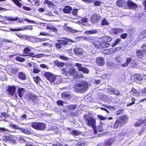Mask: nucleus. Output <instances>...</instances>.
<instances>
[{
    "mask_svg": "<svg viewBox=\"0 0 146 146\" xmlns=\"http://www.w3.org/2000/svg\"><path fill=\"white\" fill-rule=\"evenodd\" d=\"M127 120V118L125 116L120 117L117 119L112 127L115 129L119 128L123 125Z\"/></svg>",
    "mask_w": 146,
    "mask_h": 146,
    "instance_id": "f257e3e1",
    "label": "nucleus"
},
{
    "mask_svg": "<svg viewBox=\"0 0 146 146\" xmlns=\"http://www.w3.org/2000/svg\"><path fill=\"white\" fill-rule=\"evenodd\" d=\"M85 119L87 125L88 126H92L94 129L96 123L94 118L90 116L86 115L85 116Z\"/></svg>",
    "mask_w": 146,
    "mask_h": 146,
    "instance_id": "f03ea898",
    "label": "nucleus"
},
{
    "mask_svg": "<svg viewBox=\"0 0 146 146\" xmlns=\"http://www.w3.org/2000/svg\"><path fill=\"white\" fill-rule=\"evenodd\" d=\"M31 125L34 128L38 130H44L46 128L45 125L42 123L33 122Z\"/></svg>",
    "mask_w": 146,
    "mask_h": 146,
    "instance_id": "7ed1b4c3",
    "label": "nucleus"
},
{
    "mask_svg": "<svg viewBox=\"0 0 146 146\" xmlns=\"http://www.w3.org/2000/svg\"><path fill=\"white\" fill-rule=\"evenodd\" d=\"M44 76L51 82H54L56 79L58 78L59 77H60L59 76H58L56 77L52 73L48 72H46L44 74Z\"/></svg>",
    "mask_w": 146,
    "mask_h": 146,
    "instance_id": "20e7f679",
    "label": "nucleus"
},
{
    "mask_svg": "<svg viewBox=\"0 0 146 146\" xmlns=\"http://www.w3.org/2000/svg\"><path fill=\"white\" fill-rule=\"evenodd\" d=\"M130 63L131 67H136V64L135 61L133 60L130 57L127 58L126 59V62L122 64L121 66L123 67H127L129 63Z\"/></svg>",
    "mask_w": 146,
    "mask_h": 146,
    "instance_id": "39448f33",
    "label": "nucleus"
},
{
    "mask_svg": "<svg viewBox=\"0 0 146 146\" xmlns=\"http://www.w3.org/2000/svg\"><path fill=\"white\" fill-rule=\"evenodd\" d=\"M76 87L78 89L81 90L82 92H85L88 88V84L87 82H83L78 84Z\"/></svg>",
    "mask_w": 146,
    "mask_h": 146,
    "instance_id": "423d86ee",
    "label": "nucleus"
},
{
    "mask_svg": "<svg viewBox=\"0 0 146 146\" xmlns=\"http://www.w3.org/2000/svg\"><path fill=\"white\" fill-rule=\"evenodd\" d=\"M94 38L93 37H89L88 38H85V39H86L87 40L90 42H91L93 43V44L96 47L98 48H101V42L100 41L94 40Z\"/></svg>",
    "mask_w": 146,
    "mask_h": 146,
    "instance_id": "0eeeda50",
    "label": "nucleus"
},
{
    "mask_svg": "<svg viewBox=\"0 0 146 146\" xmlns=\"http://www.w3.org/2000/svg\"><path fill=\"white\" fill-rule=\"evenodd\" d=\"M126 6L125 8H128L129 9L135 10L138 7L137 4L135 3L131 0H128L126 2Z\"/></svg>",
    "mask_w": 146,
    "mask_h": 146,
    "instance_id": "6e6552de",
    "label": "nucleus"
},
{
    "mask_svg": "<svg viewBox=\"0 0 146 146\" xmlns=\"http://www.w3.org/2000/svg\"><path fill=\"white\" fill-rule=\"evenodd\" d=\"M9 126L14 129H19L25 134H29L30 133V132L28 131L25 129L24 128L20 127L15 124L10 123Z\"/></svg>",
    "mask_w": 146,
    "mask_h": 146,
    "instance_id": "1a4fd4ad",
    "label": "nucleus"
},
{
    "mask_svg": "<svg viewBox=\"0 0 146 146\" xmlns=\"http://www.w3.org/2000/svg\"><path fill=\"white\" fill-rule=\"evenodd\" d=\"M100 19V16L96 14H93L90 18L91 22L93 23L97 22Z\"/></svg>",
    "mask_w": 146,
    "mask_h": 146,
    "instance_id": "9d476101",
    "label": "nucleus"
},
{
    "mask_svg": "<svg viewBox=\"0 0 146 146\" xmlns=\"http://www.w3.org/2000/svg\"><path fill=\"white\" fill-rule=\"evenodd\" d=\"M7 92L8 94L11 96L14 95L16 90V88L13 86H9L7 88Z\"/></svg>",
    "mask_w": 146,
    "mask_h": 146,
    "instance_id": "9b49d317",
    "label": "nucleus"
},
{
    "mask_svg": "<svg viewBox=\"0 0 146 146\" xmlns=\"http://www.w3.org/2000/svg\"><path fill=\"white\" fill-rule=\"evenodd\" d=\"M77 71L76 69L74 68H70L67 72V74L69 75H71L75 77V76L77 75Z\"/></svg>",
    "mask_w": 146,
    "mask_h": 146,
    "instance_id": "f8f14e48",
    "label": "nucleus"
},
{
    "mask_svg": "<svg viewBox=\"0 0 146 146\" xmlns=\"http://www.w3.org/2000/svg\"><path fill=\"white\" fill-rule=\"evenodd\" d=\"M9 29L10 30L12 31H19L22 30H25V29H28L31 30L33 29V28L32 26H25L23 29L21 28L16 29H13L11 28H10Z\"/></svg>",
    "mask_w": 146,
    "mask_h": 146,
    "instance_id": "ddd939ff",
    "label": "nucleus"
},
{
    "mask_svg": "<svg viewBox=\"0 0 146 146\" xmlns=\"http://www.w3.org/2000/svg\"><path fill=\"white\" fill-rule=\"evenodd\" d=\"M97 64L100 66H103L104 64V60L103 58L102 57H98L96 60Z\"/></svg>",
    "mask_w": 146,
    "mask_h": 146,
    "instance_id": "4468645a",
    "label": "nucleus"
},
{
    "mask_svg": "<svg viewBox=\"0 0 146 146\" xmlns=\"http://www.w3.org/2000/svg\"><path fill=\"white\" fill-rule=\"evenodd\" d=\"M73 51L74 53L78 55L83 54V51L82 49L80 48L76 47L73 49Z\"/></svg>",
    "mask_w": 146,
    "mask_h": 146,
    "instance_id": "2eb2a0df",
    "label": "nucleus"
},
{
    "mask_svg": "<svg viewBox=\"0 0 146 146\" xmlns=\"http://www.w3.org/2000/svg\"><path fill=\"white\" fill-rule=\"evenodd\" d=\"M116 4L117 5L120 7H125L126 6V2L124 0H117Z\"/></svg>",
    "mask_w": 146,
    "mask_h": 146,
    "instance_id": "dca6fc26",
    "label": "nucleus"
},
{
    "mask_svg": "<svg viewBox=\"0 0 146 146\" xmlns=\"http://www.w3.org/2000/svg\"><path fill=\"white\" fill-rule=\"evenodd\" d=\"M43 54H40L36 55H35V53L33 52H31L29 53L28 54L26 55H23V56H29L32 57H35L36 58H40L43 56Z\"/></svg>",
    "mask_w": 146,
    "mask_h": 146,
    "instance_id": "f3484780",
    "label": "nucleus"
},
{
    "mask_svg": "<svg viewBox=\"0 0 146 146\" xmlns=\"http://www.w3.org/2000/svg\"><path fill=\"white\" fill-rule=\"evenodd\" d=\"M130 93L131 95L136 96H139L140 94L139 92L133 88H132Z\"/></svg>",
    "mask_w": 146,
    "mask_h": 146,
    "instance_id": "a211bd4d",
    "label": "nucleus"
},
{
    "mask_svg": "<svg viewBox=\"0 0 146 146\" xmlns=\"http://www.w3.org/2000/svg\"><path fill=\"white\" fill-rule=\"evenodd\" d=\"M62 98L65 100H69L71 99V96L70 94L67 93H63L61 94Z\"/></svg>",
    "mask_w": 146,
    "mask_h": 146,
    "instance_id": "6ab92c4d",
    "label": "nucleus"
},
{
    "mask_svg": "<svg viewBox=\"0 0 146 146\" xmlns=\"http://www.w3.org/2000/svg\"><path fill=\"white\" fill-rule=\"evenodd\" d=\"M112 31L115 34L117 35L123 32V30L121 28H114L112 29Z\"/></svg>",
    "mask_w": 146,
    "mask_h": 146,
    "instance_id": "aec40b11",
    "label": "nucleus"
},
{
    "mask_svg": "<svg viewBox=\"0 0 146 146\" xmlns=\"http://www.w3.org/2000/svg\"><path fill=\"white\" fill-rule=\"evenodd\" d=\"M18 77L21 80H25L26 79V76L25 73L21 72L19 73Z\"/></svg>",
    "mask_w": 146,
    "mask_h": 146,
    "instance_id": "412c9836",
    "label": "nucleus"
},
{
    "mask_svg": "<svg viewBox=\"0 0 146 146\" xmlns=\"http://www.w3.org/2000/svg\"><path fill=\"white\" fill-rule=\"evenodd\" d=\"M136 54L137 57L140 58H141L145 54L142 50H138L136 51Z\"/></svg>",
    "mask_w": 146,
    "mask_h": 146,
    "instance_id": "4be33fe9",
    "label": "nucleus"
},
{
    "mask_svg": "<svg viewBox=\"0 0 146 146\" xmlns=\"http://www.w3.org/2000/svg\"><path fill=\"white\" fill-rule=\"evenodd\" d=\"M54 62L55 65L58 67H62L65 65L63 62H60L56 60H55Z\"/></svg>",
    "mask_w": 146,
    "mask_h": 146,
    "instance_id": "5701e85b",
    "label": "nucleus"
},
{
    "mask_svg": "<svg viewBox=\"0 0 146 146\" xmlns=\"http://www.w3.org/2000/svg\"><path fill=\"white\" fill-rule=\"evenodd\" d=\"M18 95L20 98H22L25 92L24 89L20 88L18 90Z\"/></svg>",
    "mask_w": 146,
    "mask_h": 146,
    "instance_id": "b1692460",
    "label": "nucleus"
},
{
    "mask_svg": "<svg viewBox=\"0 0 146 146\" xmlns=\"http://www.w3.org/2000/svg\"><path fill=\"white\" fill-rule=\"evenodd\" d=\"M98 31L96 29L92 30L87 31L85 32V33L88 35L95 34L97 33Z\"/></svg>",
    "mask_w": 146,
    "mask_h": 146,
    "instance_id": "393cba45",
    "label": "nucleus"
},
{
    "mask_svg": "<svg viewBox=\"0 0 146 146\" xmlns=\"http://www.w3.org/2000/svg\"><path fill=\"white\" fill-rule=\"evenodd\" d=\"M43 3L44 4H47L48 5V7L50 8L52 7L53 5V3L48 0H44Z\"/></svg>",
    "mask_w": 146,
    "mask_h": 146,
    "instance_id": "a878e982",
    "label": "nucleus"
},
{
    "mask_svg": "<svg viewBox=\"0 0 146 146\" xmlns=\"http://www.w3.org/2000/svg\"><path fill=\"white\" fill-rule=\"evenodd\" d=\"M72 10V8L70 6H67L65 7L63 9V11L66 13H68Z\"/></svg>",
    "mask_w": 146,
    "mask_h": 146,
    "instance_id": "bb28decb",
    "label": "nucleus"
},
{
    "mask_svg": "<svg viewBox=\"0 0 146 146\" xmlns=\"http://www.w3.org/2000/svg\"><path fill=\"white\" fill-rule=\"evenodd\" d=\"M103 128L102 127V125H100L97 128V130H94V133H97V130H98L99 132H101L103 131Z\"/></svg>",
    "mask_w": 146,
    "mask_h": 146,
    "instance_id": "cd10ccee",
    "label": "nucleus"
},
{
    "mask_svg": "<svg viewBox=\"0 0 146 146\" xmlns=\"http://www.w3.org/2000/svg\"><path fill=\"white\" fill-rule=\"evenodd\" d=\"M75 66L77 67L78 70L80 71H81L83 68V67H82V64L80 63H76L75 64Z\"/></svg>",
    "mask_w": 146,
    "mask_h": 146,
    "instance_id": "c85d7f7f",
    "label": "nucleus"
},
{
    "mask_svg": "<svg viewBox=\"0 0 146 146\" xmlns=\"http://www.w3.org/2000/svg\"><path fill=\"white\" fill-rule=\"evenodd\" d=\"M109 44L107 42H105L101 43V47L106 48L109 46Z\"/></svg>",
    "mask_w": 146,
    "mask_h": 146,
    "instance_id": "c756f323",
    "label": "nucleus"
},
{
    "mask_svg": "<svg viewBox=\"0 0 146 146\" xmlns=\"http://www.w3.org/2000/svg\"><path fill=\"white\" fill-rule=\"evenodd\" d=\"M121 39L120 38H117L115 41V42L112 45V47H114L117 44L121 41Z\"/></svg>",
    "mask_w": 146,
    "mask_h": 146,
    "instance_id": "7c9ffc66",
    "label": "nucleus"
},
{
    "mask_svg": "<svg viewBox=\"0 0 146 146\" xmlns=\"http://www.w3.org/2000/svg\"><path fill=\"white\" fill-rule=\"evenodd\" d=\"M131 100L132 101L131 103H128L127 104V106H129L131 105H133L135 103L137 104V103H135V101H136V100L134 98H131Z\"/></svg>",
    "mask_w": 146,
    "mask_h": 146,
    "instance_id": "2f4dec72",
    "label": "nucleus"
},
{
    "mask_svg": "<svg viewBox=\"0 0 146 146\" xmlns=\"http://www.w3.org/2000/svg\"><path fill=\"white\" fill-rule=\"evenodd\" d=\"M77 107L76 105H72L68 106V108L70 110H73L76 109Z\"/></svg>",
    "mask_w": 146,
    "mask_h": 146,
    "instance_id": "473e14b6",
    "label": "nucleus"
},
{
    "mask_svg": "<svg viewBox=\"0 0 146 146\" xmlns=\"http://www.w3.org/2000/svg\"><path fill=\"white\" fill-rule=\"evenodd\" d=\"M143 123V120L141 119H140L135 123V126H139Z\"/></svg>",
    "mask_w": 146,
    "mask_h": 146,
    "instance_id": "72a5a7b5",
    "label": "nucleus"
},
{
    "mask_svg": "<svg viewBox=\"0 0 146 146\" xmlns=\"http://www.w3.org/2000/svg\"><path fill=\"white\" fill-rule=\"evenodd\" d=\"M33 79L34 81L37 84H38V83L41 80L40 78L38 76L33 77Z\"/></svg>",
    "mask_w": 146,
    "mask_h": 146,
    "instance_id": "f704fd0d",
    "label": "nucleus"
},
{
    "mask_svg": "<svg viewBox=\"0 0 146 146\" xmlns=\"http://www.w3.org/2000/svg\"><path fill=\"white\" fill-rule=\"evenodd\" d=\"M57 41H59L61 44L63 45H66L68 43L67 40H57Z\"/></svg>",
    "mask_w": 146,
    "mask_h": 146,
    "instance_id": "c9c22d12",
    "label": "nucleus"
},
{
    "mask_svg": "<svg viewBox=\"0 0 146 146\" xmlns=\"http://www.w3.org/2000/svg\"><path fill=\"white\" fill-rule=\"evenodd\" d=\"M71 133L76 136H78L81 134V132L78 130H74Z\"/></svg>",
    "mask_w": 146,
    "mask_h": 146,
    "instance_id": "e433bc0d",
    "label": "nucleus"
},
{
    "mask_svg": "<svg viewBox=\"0 0 146 146\" xmlns=\"http://www.w3.org/2000/svg\"><path fill=\"white\" fill-rule=\"evenodd\" d=\"M134 78L139 80H141L142 79L141 76L139 74H137L134 76Z\"/></svg>",
    "mask_w": 146,
    "mask_h": 146,
    "instance_id": "4c0bfd02",
    "label": "nucleus"
},
{
    "mask_svg": "<svg viewBox=\"0 0 146 146\" xmlns=\"http://www.w3.org/2000/svg\"><path fill=\"white\" fill-rule=\"evenodd\" d=\"M16 60L20 62H23L25 61V59L19 56H18L16 57Z\"/></svg>",
    "mask_w": 146,
    "mask_h": 146,
    "instance_id": "58836bf2",
    "label": "nucleus"
},
{
    "mask_svg": "<svg viewBox=\"0 0 146 146\" xmlns=\"http://www.w3.org/2000/svg\"><path fill=\"white\" fill-rule=\"evenodd\" d=\"M141 48L142 50L144 53V54L146 55V44H143L141 47Z\"/></svg>",
    "mask_w": 146,
    "mask_h": 146,
    "instance_id": "ea45409f",
    "label": "nucleus"
},
{
    "mask_svg": "<svg viewBox=\"0 0 146 146\" xmlns=\"http://www.w3.org/2000/svg\"><path fill=\"white\" fill-rule=\"evenodd\" d=\"M104 39L106 42H110L112 40V38L108 36H105L104 38Z\"/></svg>",
    "mask_w": 146,
    "mask_h": 146,
    "instance_id": "a19ab883",
    "label": "nucleus"
},
{
    "mask_svg": "<svg viewBox=\"0 0 146 146\" xmlns=\"http://www.w3.org/2000/svg\"><path fill=\"white\" fill-rule=\"evenodd\" d=\"M81 71L83 72V73L86 74H88L89 72V70L85 67H83Z\"/></svg>",
    "mask_w": 146,
    "mask_h": 146,
    "instance_id": "79ce46f5",
    "label": "nucleus"
},
{
    "mask_svg": "<svg viewBox=\"0 0 146 146\" xmlns=\"http://www.w3.org/2000/svg\"><path fill=\"white\" fill-rule=\"evenodd\" d=\"M81 21L83 23H86L88 21V18L86 17H83L81 19Z\"/></svg>",
    "mask_w": 146,
    "mask_h": 146,
    "instance_id": "37998d69",
    "label": "nucleus"
},
{
    "mask_svg": "<svg viewBox=\"0 0 146 146\" xmlns=\"http://www.w3.org/2000/svg\"><path fill=\"white\" fill-rule=\"evenodd\" d=\"M14 3L19 7L22 6V4L20 3L18 0H13Z\"/></svg>",
    "mask_w": 146,
    "mask_h": 146,
    "instance_id": "c03bdc74",
    "label": "nucleus"
},
{
    "mask_svg": "<svg viewBox=\"0 0 146 146\" xmlns=\"http://www.w3.org/2000/svg\"><path fill=\"white\" fill-rule=\"evenodd\" d=\"M31 50L28 48H25L23 50V52L25 54H29Z\"/></svg>",
    "mask_w": 146,
    "mask_h": 146,
    "instance_id": "a18cd8bd",
    "label": "nucleus"
},
{
    "mask_svg": "<svg viewBox=\"0 0 146 146\" xmlns=\"http://www.w3.org/2000/svg\"><path fill=\"white\" fill-rule=\"evenodd\" d=\"M58 42L56 43L55 44V46L57 48V49H59L61 48V44L60 43L59 41H57Z\"/></svg>",
    "mask_w": 146,
    "mask_h": 146,
    "instance_id": "49530a36",
    "label": "nucleus"
},
{
    "mask_svg": "<svg viewBox=\"0 0 146 146\" xmlns=\"http://www.w3.org/2000/svg\"><path fill=\"white\" fill-rule=\"evenodd\" d=\"M78 146H86L85 142L83 141H81L78 143Z\"/></svg>",
    "mask_w": 146,
    "mask_h": 146,
    "instance_id": "de8ad7c7",
    "label": "nucleus"
},
{
    "mask_svg": "<svg viewBox=\"0 0 146 146\" xmlns=\"http://www.w3.org/2000/svg\"><path fill=\"white\" fill-rule=\"evenodd\" d=\"M23 20L26 21H27L29 23H33L34 24L35 23V21H33L27 18H25V19H23Z\"/></svg>",
    "mask_w": 146,
    "mask_h": 146,
    "instance_id": "09e8293b",
    "label": "nucleus"
},
{
    "mask_svg": "<svg viewBox=\"0 0 146 146\" xmlns=\"http://www.w3.org/2000/svg\"><path fill=\"white\" fill-rule=\"evenodd\" d=\"M108 24L109 23L107 22V21L105 19H104L102 21V25H108Z\"/></svg>",
    "mask_w": 146,
    "mask_h": 146,
    "instance_id": "8fccbe9b",
    "label": "nucleus"
},
{
    "mask_svg": "<svg viewBox=\"0 0 146 146\" xmlns=\"http://www.w3.org/2000/svg\"><path fill=\"white\" fill-rule=\"evenodd\" d=\"M9 131V130L7 129H5L4 128H0V132H3L4 133H5L7 131Z\"/></svg>",
    "mask_w": 146,
    "mask_h": 146,
    "instance_id": "3c124183",
    "label": "nucleus"
},
{
    "mask_svg": "<svg viewBox=\"0 0 146 146\" xmlns=\"http://www.w3.org/2000/svg\"><path fill=\"white\" fill-rule=\"evenodd\" d=\"M98 117L101 120H106L108 118L107 117H104L102 115H98Z\"/></svg>",
    "mask_w": 146,
    "mask_h": 146,
    "instance_id": "603ef678",
    "label": "nucleus"
},
{
    "mask_svg": "<svg viewBox=\"0 0 146 146\" xmlns=\"http://www.w3.org/2000/svg\"><path fill=\"white\" fill-rule=\"evenodd\" d=\"M47 28L48 29H50L56 32L57 31V29H56V28L54 27H47Z\"/></svg>",
    "mask_w": 146,
    "mask_h": 146,
    "instance_id": "864d4df0",
    "label": "nucleus"
},
{
    "mask_svg": "<svg viewBox=\"0 0 146 146\" xmlns=\"http://www.w3.org/2000/svg\"><path fill=\"white\" fill-rule=\"evenodd\" d=\"M127 34L126 33H125L121 34L120 36V37L122 39H125L127 37Z\"/></svg>",
    "mask_w": 146,
    "mask_h": 146,
    "instance_id": "5fc2aeb1",
    "label": "nucleus"
},
{
    "mask_svg": "<svg viewBox=\"0 0 146 146\" xmlns=\"http://www.w3.org/2000/svg\"><path fill=\"white\" fill-rule=\"evenodd\" d=\"M37 98V96L35 95L32 94L30 96V98L33 100L36 99Z\"/></svg>",
    "mask_w": 146,
    "mask_h": 146,
    "instance_id": "6e6d98bb",
    "label": "nucleus"
},
{
    "mask_svg": "<svg viewBox=\"0 0 146 146\" xmlns=\"http://www.w3.org/2000/svg\"><path fill=\"white\" fill-rule=\"evenodd\" d=\"M59 58L62 60H68V58L66 56H63L60 55L59 56Z\"/></svg>",
    "mask_w": 146,
    "mask_h": 146,
    "instance_id": "4d7b16f0",
    "label": "nucleus"
},
{
    "mask_svg": "<svg viewBox=\"0 0 146 146\" xmlns=\"http://www.w3.org/2000/svg\"><path fill=\"white\" fill-rule=\"evenodd\" d=\"M140 36H142L143 37H145L146 36V30L142 32L140 34Z\"/></svg>",
    "mask_w": 146,
    "mask_h": 146,
    "instance_id": "13d9d810",
    "label": "nucleus"
},
{
    "mask_svg": "<svg viewBox=\"0 0 146 146\" xmlns=\"http://www.w3.org/2000/svg\"><path fill=\"white\" fill-rule=\"evenodd\" d=\"M83 1L88 3H92L95 0H82Z\"/></svg>",
    "mask_w": 146,
    "mask_h": 146,
    "instance_id": "bf43d9fd",
    "label": "nucleus"
},
{
    "mask_svg": "<svg viewBox=\"0 0 146 146\" xmlns=\"http://www.w3.org/2000/svg\"><path fill=\"white\" fill-rule=\"evenodd\" d=\"M40 70L37 68H34L33 69V72L35 73H38L40 72Z\"/></svg>",
    "mask_w": 146,
    "mask_h": 146,
    "instance_id": "052dcab7",
    "label": "nucleus"
},
{
    "mask_svg": "<svg viewBox=\"0 0 146 146\" xmlns=\"http://www.w3.org/2000/svg\"><path fill=\"white\" fill-rule=\"evenodd\" d=\"M40 66L43 68H46V69L48 68V66L44 64H41L40 65Z\"/></svg>",
    "mask_w": 146,
    "mask_h": 146,
    "instance_id": "680f3d73",
    "label": "nucleus"
},
{
    "mask_svg": "<svg viewBox=\"0 0 146 146\" xmlns=\"http://www.w3.org/2000/svg\"><path fill=\"white\" fill-rule=\"evenodd\" d=\"M105 144L106 145H110L112 144V143L110 141H107L105 142Z\"/></svg>",
    "mask_w": 146,
    "mask_h": 146,
    "instance_id": "e2e57ef3",
    "label": "nucleus"
},
{
    "mask_svg": "<svg viewBox=\"0 0 146 146\" xmlns=\"http://www.w3.org/2000/svg\"><path fill=\"white\" fill-rule=\"evenodd\" d=\"M64 102L61 100H59L57 102V104L58 105L63 106Z\"/></svg>",
    "mask_w": 146,
    "mask_h": 146,
    "instance_id": "0e129e2a",
    "label": "nucleus"
},
{
    "mask_svg": "<svg viewBox=\"0 0 146 146\" xmlns=\"http://www.w3.org/2000/svg\"><path fill=\"white\" fill-rule=\"evenodd\" d=\"M80 73V72H78L77 71V75L75 76V78L76 77H80V78H83V76L82 74H79Z\"/></svg>",
    "mask_w": 146,
    "mask_h": 146,
    "instance_id": "69168bd1",
    "label": "nucleus"
},
{
    "mask_svg": "<svg viewBox=\"0 0 146 146\" xmlns=\"http://www.w3.org/2000/svg\"><path fill=\"white\" fill-rule=\"evenodd\" d=\"M123 110L122 109H121L117 111L116 112V114L117 115H119L122 114V112Z\"/></svg>",
    "mask_w": 146,
    "mask_h": 146,
    "instance_id": "338daca9",
    "label": "nucleus"
},
{
    "mask_svg": "<svg viewBox=\"0 0 146 146\" xmlns=\"http://www.w3.org/2000/svg\"><path fill=\"white\" fill-rule=\"evenodd\" d=\"M40 35L44 36H48L49 35V34L48 33L42 32L40 33Z\"/></svg>",
    "mask_w": 146,
    "mask_h": 146,
    "instance_id": "774afa93",
    "label": "nucleus"
}]
</instances>
